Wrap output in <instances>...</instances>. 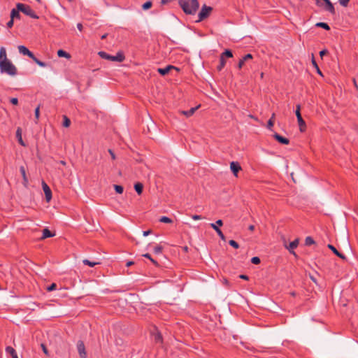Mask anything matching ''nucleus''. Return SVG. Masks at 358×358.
<instances>
[{
  "label": "nucleus",
  "mask_w": 358,
  "mask_h": 358,
  "mask_svg": "<svg viewBox=\"0 0 358 358\" xmlns=\"http://www.w3.org/2000/svg\"><path fill=\"white\" fill-rule=\"evenodd\" d=\"M77 350L80 358H87V352L83 341H78L77 343Z\"/></svg>",
  "instance_id": "nucleus-9"
},
{
  "label": "nucleus",
  "mask_w": 358,
  "mask_h": 358,
  "mask_svg": "<svg viewBox=\"0 0 358 358\" xmlns=\"http://www.w3.org/2000/svg\"><path fill=\"white\" fill-rule=\"evenodd\" d=\"M14 24V20L10 18V20L7 22V27L11 28L13 26Z\"/></svg>",
  "instance_id": "nucleus-51"
},
{
  "label": "nucleus",
  "mask_w": 358,
  "mask_h": 358,
  "mask_svg": "<svg viewBox=\"0 0 358 358\" xmlns=\"http://www.w3.org/2000/svg\"><path fill=\"white\" fill-rule=\"evenodd\" d=\"M70 124H71L70 119L67 116L64 115L63 116V122H62L63 127H69L70 126Z\"/></svg>",
  "instance_id": "nucleus-33"
},
{
  "label": "nucleus",
  "mask_w": 358,
  "mask_h": 358,
  "mask_svg": "<svg viewBox=\"0 0 358 358\" xmlns=\"http://www.w3.org/2000/svg\"><path fill=\"white\" fill-rule=\"evenodd\" d=\"M328 53L329 52L327 49H323L320 52V56L321 58H322L324 55H327Z\"/></svg>",
  "instance_id": "nucleus-47"
},
{
  "label": "nucleus",
  "mask_w": 358,
  "mask_h": 358,
  "mask_svg": "<svg viewBox=\"0 0 358 358\" xmlns=\"http://www.w3.org/2000/svg\"><path fill=\"white\" fill-rule=\"evenodd\" d=\"M10 102L15 106L18 105V99L17 98L13 97L10 99Z\"/></svg>",
  "instance_id": "nucleus-46"
},
{
  "label": "nucleus",
  "mask_w": 358,
  "mask_h": 358,
  "mask_svg": "<svg viewBox=\"0 0 358 358\" xmlns=\"http://www.w3.org/2000/svg\"><path fill=\"white\" fill-rule=\"evenodd\" d=\"M299 238H296L295 240L292 241L289 244L288 246L286 245L285 247L291 254L294 255V256H296L294 250L297 248V246L299 245Z\"/></svg>",
  "instance_id": "nucleus-13"
},
{
  "label": "nucleus",
  "mask_w": 358,
  "mask_h": 358,
  "mask_svg": "<svg viewBox=\"0 0 358 358\" xmlns=\"http://www.w3.org/2000/svg\"><path fill=\"white\" fill-rule=\"evenodd\" d=\"M155 341L156 343H162V342L163 338H162V334L160 332L157 331L155 334Z\"/></svg>",
  "instance_id": "nucleus-35"
},
{
  "label": "nucleus",
  "mask_w": 358,
  "mask_h": 358,
  "mask_svg": "<svg viewBox=\"0 0 358 358\" xmlns=\"http://www.w3.org/2000/svg\"><path fill=\"white\" fill-rule=\"evenodd\" d=\"M41 348H42L43 352H44V354L46 355L47 356H48L49 355V352H48V348L45 346V345L42 343L41 345Z\"/></svg>",
  "instance_id": "nucleus-45"
},
{
  "label": "nucleus",
  "mask_w": 358,
  "mask_h": 358,
  "mask_svg": "<svg viewBox=\"0 0 358 358\" xmlns=\"http://www.w3.org/2000/svg\"><path fill=\"white\" fill-rule=\"evenodd\" d=\"M173 0H161V3L162 5H165V4H167L168 3H170L171 1H173Z\"/></svg>",
  "instance_id": "nucleus-57"
},
{
  "label": "nucleus",
  "mask_w": 358,
  "mask_h": 358,
  "mask_svg": "<svg viewBox=\"0 0 358 358\" xmlns=\"http://www.w3.org/2000/svg\"><path fill=\"white\" fill-rule=\"evenodd\" d=\"M339 1V3H341V6H347L350 0H338Z\"/></svg>",
  "instance_id": "nucleus-48"
},
{
  "label": "nucleus",
  "mask_w": 358,
  "mask_h": 358,
  "mask_svg": "<svg viewBox=\"0 0 358 358\" xmlns=\"http://www.w3.org/2000/svg\"><path fill=\"white\" fill-rule=\"evenodd\" d=\"M223 225V221L222 220H217L215 223H210V226L211 228H213L217 234V235L220 236V238L222 241H226L225 236L221 231V229L219 228V227H222Z\"/></svg>",
  "instance_id": "nucleus-8"
},
{
  "label": "nucleus",
  "mask_w": 358,
  "mask_h": 358,
  "mask_svg": "<svg viewBox=\"0 0 358 358\" xmlns=\"http://www.w3.org/2000/svg\"><path fill=\"white\" fill-rule=\"evenodd\" d=\"M20 173H21V175L22 176V178H23L22 184H23V185L25 187H28L29 180H28V178H27V174H26V170H25L24 166H21L20 167Z\"/></svg>",
  "instance_id": "nucleus-17"
},
{
  "label": "nucleus",
  "mask_w": 358,
  "mask_h": 358,
  "mask_svg": "<svg viewBox=\"0 0 358 358\" xmlns=\"http://www.w3.org/2000/svg\"><path fill=\"white\" fill-rule=\"evenodd\" d=\"M29 58H31L38 65L39 64L41 60H39L38 58H36L34 53H33V55L30 56Z\"/></svg>",
  "instance_id": "nucleus-49"
},
{
  "label": "nucleus",
  "mask_w": 358,
  "mask_h": 358,
  "mask_svg": "<svg viewBox=\"0 0 358 358\" xmlns=\"http://www.w3.org/2000/svg\"><path fill=\"white\" fill-rule=\"evenodd\" d=\"M230 169L234 175L237 177L238 173L241 170V166L238 162H231L230 163Z\"/></svg>",
  "instance_id": "nucleus-14"
},
{
  "label": "nucleus",
  "mask_w": 358,
  "mask_h": 358,
  "mask_svg": "<svg viewBox=\"0 0 358 358\" xmlns=\"http://www.w3.org/2000/svg\"><path fill=\"white\" fill-rule=\"evenodd\" d=\"M275 113H273L271 117V118L267 122V128L268 129H270V130H272V128L273 127L274 121H275Z\"/></svg>",
  "instance_id": "nucleus-27"
},
{
  "label": "nucleus",
  "mask_w": 358,
  "mask_h": 358,
  "mask_svg": "<svg viewBox=\"0 0 358 358\" xmlns=\"http://www.w3.org/2000/svg\"><path fill=\"white\" fill-rule=\"evenodd\" d=\"M226 64V59L223 57H220V64L217 66L218 71H220Z\"/></svg>",
  "instance_id": "nucleus-28"
},
{
  "label": "nucleus",
  "mask_w": 358,
  "mask_h": 358,
  "mask_svg": "<svg viewBox=\"0 0 358 358\" xmlns=\"http://www.w3.org/2000/svg\"><path fill=\"white\" fill-rule=\"evenodd\" d=\"M55 236V233L52 232L48 228H45L43 229V234L41 239H45L47 238H51Z\"/></svg>",
  "instance_id": "nucleus-19"
},
{
  "label": "nucleus",
  "mask_w": 358,
  "mask_h": 358,
  "mask_svg": "<svg viewBox=\"0 0 358 358\" xmlns=\"http://www.w3.org/2000/svg\"><path fill=\"white\" fill-rule=\"evenodd\" d=\"M57 55L59 57H65L66 59L71 58V55L62 49L57 51Z\"/></svg>",
  "instance_id": "nucleus-25"
},
{
  "label": "nucleus",
  "mask_w": 358,
  "mask_h": 358,
  "mask_svg": "<svg viewBox=\"0 0 358 358\" xmlns=\"http://www.w3.org/2000/svg\"><path fill=\"white\" fill-rule=\"evenodd\" d=\"M172 69H174L177 71H180V69L176 67V66H174L173 65H168L166 66L165 68H159L157 69V72L161 75V76H166L167 75L171 70Z\"/></svg>",
  "instance_id": "nucleus-10"
},
{
  "label": "nucleus",
  "mask_w": 358,
  "mask_h": 358,
  "mask_svg": "<svg viewBox=\"0 0 358 358\" xmlns=\"http://www.w3.org/2000/svg\"><path fill=\"white\" fill-rule=\"evenodd\" d=\"M315 27L322 28L327 31L330 30L329 25L326 22H317L316 23Z\"/></svg>",
  "instance_id": "nucleus-29"
},
{
  "label": "nucleus",
  "mask_w": 358,
  "mask_h": 358,
  "mask_svg": "<svg viewBox=\"0 0 358 358\" xmlns=\"http://www.w3.org/2000/svg\"><path fill=\"white\" fill-rule=\"evenodd\" d=\"M17 7H19V10H20V12H22L24 15L29 16L33 19L39 18V17L36 14V13L31 9L30 6L22 3H17Z\"/></svg>",
  "instance_id": "nucleus-4"
},
{
  "label": "nucleus",
  "mask_w": 358,
  "mask_h": 358,
  "mask_svg": "<svg viewBox=\"0 0 358 358\" xmlns=\"http://www.w3.org/2000/svg\"><path fill=\"white\" fill-rule=\"evenodd\" d=\"M42 187L45 193V199L49 202L52 199V191L45 182L42 181Z\"/></svg>",
  "instance_id": "nucleus-12"
},
{
  "label": "nucleus",
  "mask_w": 358,
  "mask_h": 358,
  "mask_svg": "<svg viewBox=\"0 0 358 358\" xmlns=\"http://www.w3.org/2000/svg\"><path fill=\"white\" fill-rule=\"evenodd\" d=\"M311 63H312V64H313V67L315 69V70H316L317 73L320 76H322V77H323L324 76H323V74H322V71H320V68H319V66H318V65H317V62H316V61H315V57H314V55H313V54H312Z\"/></svg>",
  "instance_id": "nucleus-23"
},
{
  "label": "nucleus",
  "mask_w": 358,
  "mask_h": 358,
  "mask_svg": "<svg viewBox=\"0 0 358 358\" xmlns=\"http://www.w3.org/2000/svg\"><path fill=\"white\" fill-rule=\"evenodd\" d=\"M159 222H163V223L171 224L173 222V220L166 216H162L160 217Z\"/></svg>",
  "instance_id": "nucleus-36"
},
{
  "label": "nucleus",
  "mask_w": 358,
  "mask_h": 358,
  "mask_svg": "<svg viewBox=\"0 0 358 358\" xmlns=\"http://www.w3.org/2000/svg\"><path fill=\"white\" fill-rule=\"evenodd\" d=\"M6 352L7 354H9L12 357V358H18L15 350L11 346H7L6 348Z\"/></svg>",
  "instance_id": "nucleus-21"
},
{
  "label": "nucleus",
  "mask_w": 358,
  "mask_h": 358,
  "mask_svg": "<svg viewBox=\"0 0 358 358\" xmlns=\"http://www.w3.org/2000/svg\"><path fill=\"white\" fill-rule=\"evenodd\" d=\"M134 189L138 195H141L143 191V185L140 182H136L134 184Z\"/></svg>",
  "instance_id": "nucleus-24"
},
{
  "label": "nucleus",
  "mask_w": 358,
  "mask_h": 358,
  "mask_svg": "<svg viewBox=\"0 0 358 358\" xmlns=\"http://www.w3.org/2000/svg\"><path fill=\"white\" fill-rule=\"evenodd\" d=\"M163 250V247L161 245H157L154 248V252L155 254H160Z\"/></svg>",
  "instance_id": "nucleus-41"
},
{
  "label": "nucleus",
  "mask_w": 358,
  "mask_h": 358,
  "mask_svg": "<svg viewBox=\"0 0 358 358\" xmlns=\"http://www.w3.org/2000/svg\"><path fill=\"white\" fill-rule=\"evenodd\" d=\"M353 82H354V84H355V86L356 89L358 90V86H357V84L356 83L355 79H353Z\"/></svg>",
  "instance_id": "nucleus-63"
},
{
  "label": "nucleus",
  "mask_w": 358,
  "mask_h": 358,
  "mask_svg": "<svg viewBox=\"0 0 358 358\" xmlns=\"http://www.w3.org/2000/svg\"><path fill=\"white\" fill-rule=\"evenodd\" d=\"M143 257L150 259V261L155 266H159V264L158 262L155 260L152 257L151 255L149 254V253H145L144 255H143Z\"/></svg>",
  "instance_id": "nucleus-32"
},
{
  "label": "nucleus",
  "mask_w": 358,
  "mask_h": 358,
  "mask_svg": "<svg viewBox=\"0 0 358 358\" xmlns=\"http://www.w3.org/2000/svg\"><path fill=\"white\" fill-rule=\"evenodd\" d=\"M8 59L6 55V50L4 47L0 48V62Z\"/></svg>",
  "instance_id": "nucleus-26"
},
{
  "label": "nucleus",
  "mask_w": 358,
  "mask_h": 358,
  "mask_svg": "<svg viewBox=\"0 0 358 358\" xmlns=\"http://www.w3.org/2000/svg\"><path fill=\"white\" fill-rule=\"evenodd\" d=\"M16 138H17L18 143L21 145H22V146H25L26 145L24 142L22 140V129L20 127H18L17 129V131H16Z\"/></svg>",
  "instance_id": "nucleus-22"
},
{
  "label": "nucleus",
  "mask_w": 358,
  "mask_h": 358,
  "mask_svg": "<svg viewBox=\"0 0 358 358\" xmlns=\"http://www.w3.org/2000/svg\"><path fill=\"white\" fill-rule=\"evenodd\" d=\"M239 278L241 279L245 280H249V277L247 275H245V274H241L239 275Z\"/></svg>",
  "instance_id": "nucleus-53"
},
{
  "label": "nucleus",
  "mask_w": 358,
  "mask_h": 358,
  "mask_svg": "<svg viewBox=\"0 0 358 358\" xmlns=\"http://www.w3.org/2000/svg\"><path fill=\"white\" fill-rule=\"evenodd\" d=\"M273 138L277 141L280 144L288 145L289 143V138L280 135L278 133L275 132L273 134Z\"/></svg>",
  "instance_id": "nucleus-11"
},
{
  "label": "nucleus",
  "mask_w": 358,
  "mask_h": 358,
  "mask_svg": "<svg viewBox=\"0 0 358 358\" xmlns=\"http://www.w3.org/2000/svg\"><path fill=\"white\" fill-rule=\"evenodd\" d=\"M192 217L194 220H198L202 219V217L201 215H194L192 216Z\"/></svg>",
  "instance_id": "nucleus-54"
},
{
  "label": "nucleus",
  "mask_w": 358,
  "mask_h": 358,
  "mask_svg": "<svg viewBox=\"0 0 358 358\" xmlns=\"http://www.w3.org/2000/svg\"><path fill=\"white\" fill-rule=\"evenodd\" d=\"M114 189L117 194H122L124 191V187L122 185H114Z\"/></svg>",
  "instance_id": "nucleus-37"
},
{
  "label": "nucleus",
  "mask_w": 358,
  "mask_h": 358,
  "mask_svg": "<svg viewBox=\"0 0 358 358\" xmlns=\"http://www.w3.org/2000/svg\"><path fill=\"white\" fill-rule=\"evenodd\" d=\"M251 262L254 264H259L261 262V260L258 257H253L251 259Z\"/></svg>",
  "instance_id": "nucleus-42"
},
{
  "label": "nucleus",
  "mask_w": 358,
  "mask_h": 358,
  "mask_svg": "<svg viewBox=\"0 0 358 358\" xmlns=\"http://www.w3.org/2000/svg\"><path fill=\"white\" fill-rule=\"evenodd\" d=\"M0 71L12 76L17 73V68L9 59L0 62Z\"/></svg>",
  "instance_id": "nucleus-2"
},
{
  "label": "nucleus",
  "mask_w": 358,
  "mask_h": 358,
  "mask_svg": "<svg viewBox=\"0 0 358 358\" xmlns=\"http://www.w3.org/2000/svg\"><path fill=\"white\" fill-rule=\"evenodd\" d=\"M229 244L235 249L239 248V244L234 240H230Z\"/></svg>",
  "instance_id": "nucleus-40"
},
{
  "label": "nucleus",
  "mask_w": 358,
  "mask_h": 358,
  "mask_svg": "<svg viewBox=\"0 0 358 358\" xmlns=\"http://www.w3.org/2000/svg\"><path fill=\"white\" fill-rule=\"evenodd\" d=\"M20 10H19V7H17L15 8H13L10 11V18L13 20L15 19H20L21 15L20 14Z\"/></svg>",
  "instance_id": "nucleus-20"
},
{
  "label": "nucleus",
  "mask_w": 358,
  "mask_h": 358,
  "mask_svg": "<svg viewBox=\"0 0 358 358\" xmlns=\"http://www.w3.org/2000/svg\"><path fill=\"white\" fill-rule=\"evenodd\" d=\"M99 264H101V259L99 258L95 259L94 261H91V267H93L95 265H99Z\"/></svg>",
  "instance_id": "nucleus-44"
},
{
  "label": "nucleus",
  "mask_w": 358,
  "mask_h": 358,
  "mask_svg": "<svg viewBox=\"0 0 358 358\" xmlns=\"http://www.w3.org/2000/svg\"><path fill=\"white\" fill-rule=\"evenodd\" d=\"M34 115L36 120H38L40 115V106H37L34 111Z\"/></svg>",
  "instance_id": "nucleus-43"
},
{
  "label": "nucleus",
  "mask_w": 358,
  "mask_h": 358,
  "mask_svg": "<svg viewBox=\"0 0 358 358\" xmlns=\"http://www.w3.org/2000/svg\"><path fill=\"white\" fill-rule=\"evenodd\" d=\"M178 4L186 15H195L199 8L198 0H178Z\"/></svg>",
  "instance_id": "nucleus-1"
},
{
  "label": "nucleus",
  "mask_w": 358,
  "mask_h": 358,
  "mask_svg": "<svg viewBox=\"0 0 358 358\" xmlns=\"http://www.w3.org/2000/svg\"><path fill=\"white\" fill-rule=\"evenodd\" d=\"M83 262L85 264V265H87V266H90V259H85L83 261Z\"/></svg>",
  "instance_id": "nucleus-60"
},
{
  "label": "nucleus",
  "mask_w": 358,
  "mask_h": 358,
  "mask_svg": "<svg viewBox=\"0 0 358 358\" xmlns=\"http://www.w3.org/2000/svg\"><path fill=\"white\" fill-rule=\"evenodd\" d=\"M327 248L331 250L333 253L336 255L337 257H338L339 258L343 259V260H346L347 258L345 257V255H344L343 253L340 252L333 245L331 244H328L327 245Z\"/></svg>",
  "instance_id": "nucleus-15"
},
{
  "label": "nucleus",
  "mask_w": 358,
  "mask_h": 358,
  "mask_svg": "<svg viewBox=\"0 0 358 358\" xmlns=\"http://www.w3.org/2000/svg\"><path fill=\"white\" fill-rule=\"evenodd\" d=\"M152 6V3L150 1H148L145 3H144L142 6V8L143 10H148L150 9Z\"/></svg>",
  "instance_id": "nucleus-38"
},
{
  "label": "nucleus",
  "mask_w": 358,
  "mask_h": 358,
  "mask_svg": "<svg viewBox=\"0 0 358 358\" xmlns=\"http://www.w3.org/2000/svg\"><path fill=\"white\" fill-rule=\"evenodd\" d=\"M134 262H133V261H129V262H127L126 266H127V267H129V266H131V265H134Z\"/></svg>",
  "instance_id": "nucleus-59"
},
{
  "label": "nucleus",
  "mask_w": 358,
  "mask_h": 358,
  "mask_svg": "<svg viewBox=\"0 0 358 358\" xmlns=\"http://www.w3.org/2000/svg\"><path fill=\"white\" fill-rule=\"evenodd\" d=\"M220 57H223L224 59L225 57L231 58L233 57V53L231 50L227 49L220 55Z\"/></svg>",
  "instance_id": "nucleus-30"
},
{
  "label": "nucleus",
  "mask_w": 358,
  "mask_h": 358,
  "mask_svg": "<svg viewBox=\"0 0 358 358\" xmlns=\"http://www.w3.org/2000/svg\"><path fill=\"white\" fill-rule=\"evenodd\" d=\"M98 55L103 59L122 62L124 60L125 56L122 52H118L115 56H112L103 51H99Z\"/></svg>",
  "instance_id": "nucleus-3"
},
{
  "label": "nucleus",
  "mask_w": 358,
  "mask_h": 358,
  "mask_svg": "<svg viewBox=\"0 0 358 358\" xmlns=\"http://www.w3.org/2000/svg\"><path fill=\"white\" fill-rule=\"evenodd\" d=\"M77 28L78 29L79 31H82L83 29V26L81 23H78L77 24Z\"/></svg>",
  "instance_id": "nucleus-58"
},
{
  "label": "nucleus",
  "mask_w": 358,
  "mask_h": 358,
  "mask_svg": "<svg viewBox=\"0 0 358 358\" xmlns=\"http://www.w3.org/2000/svg\"><path fill=\"white\" fill-rule=\"evenodd\" d=\"M315 242L311 236H307L305 239V245L307 246L315 244Z\"/></svg>",
  "instance_id": "nucleus-34"
},
{
  "label": "nucleus",
  "mask_w": 358,
  "mask_h": 358,
  "mask_svg": "<svg viewBox=\"0 0 358 358\" xmlns=\"http://www.w3.org/2000/svg\"><path fill=\"white\" fill-rule=\"evenodd\" d=\"M182 249H183V250H184L185 252H187V251H188V247H187V246H185V247H183V248H182Z\"/></svg>",
  "instance_id": "nucleus-64"
},
{
  "label": "nucleus",
  "mask_w": 358,
  "mask_h": 358,
  "mask_svg": "<svg viewBox=\"0 0 358 358\" xmlns=\"http://www.w3.org/2000/svg\"><path fill=\"white\" fill-rule=\"evenodd\" d=\"M248 229H249L250 231H254V230H255V226H254V225H250V226L248 227Z\"/></svg>",
  "instance_id": "nucleus-61"
},
{
  "label": "nucleus",
  "mask_w": 358,
  "mask_h": 358,
  "mask_svg": "<svg viewBox=\"0 0 358 358\" xmlns=\"http://www.w3.org/2000/svg\"><path fill=\"white\" fill-rule=\"evenodd\" d=\"M212 10H213L212 7L208 6L206 4H204L201 7V9L199 13V15H198L199 19L196 22H201V21L204 20L205 19L208 18L209 17V15H210Z\"/></svg>",
  "instance_id": "nucleus-6"
},
{
  "label": "nucleus",
  "mask_w": 358,
  "mask_h": 358,
  "mask_svg": "<svg viewBox=\"0 0 358 358\" xmlns=\"http://www.w3.org/2000/svg\"><path fill=\"white\" fill-rule=\"evenodd\" d=\"M197 108H198V106L192 108L189 110H187V111H182V113L184 115H185L187 117H190L194 113V112L197 110Z\"/></svg>",
  "instance_id": "nucleus-31"
},
{
  "label": "nucleus",
  "mask_w": 358,
  "mask_h": 358,
  "mask_svg": "<svg viewBox=\"0 0 358 358\" xmlns=\"http://www.w3.org/2000/svg\"><path fill=\"white\" fill-rule=\"evenodd\" d=\"M29 58H31L38 65L39 64L41 60H39L38 58H36L34 53H33V55L30 56Z\"/></svg>",
  "instance_id": "nucleus-50"
},
{
  "label": "nucleus",
  "mask_w": 358,
  "mask_h": 358,
  "mask_svg": "<svg viewBox=\"0 0 358 358\" xmlns=\"http://www.w3.org/2000/svg\"><path fill=\"white\" fill-rule=\"evenodd\" d=\"M152 231L151 229H149V230H147V231H144L143 232V235L144 236H148L149 234H152Z\"/></svg>",
  "instance_id": "nucleus-52"
},
{
  "label": "nucleus",
  "mask_w": 358,
  "mask_h": 358,
  "mask_svg": "<svg viewBox=\"0 0 358 358\" xmlns=\"http://www.w3.org/2000/svg\"><path fill=\"white\" fill-rule=\"evenodd\" d=\"M295 114L299 126V130L301 132H304L306 129V124L301 116V106L299 104L296 106Z\"/></svg>",
  "instance_id": "nucleus-7"
},
{
  "label": "nucleus",
  "mask_w": 358,
  "mask_h": 358,
  "mask_svg": "<svg viewBox=\"0 0 358 358\" xmlns=\"http://www.w3.org/2000/svg\"><path fill=\"white\" fill-rule=\"evenodd\" d=\"M57 284L53 282L52 284H50V285H48L46 288L47 291L48 292H52V291H54L57 289Z\"/></svg>",
  "instance_id": "nucleus-39"
},
{
  "label": "nucleus",
  "mask_w": 358,
  "mask_h": 358,
  "mask_svg": "<svg viewBox=\"0 0 358 358\" xmlns=\"http://www.w3.org/2000/svg\"><path fill=\"white\" fill-rule=\"evenodd\" d=\"M108 152L110 153V156H111V158H112L113 160H114V159H115V155L114 152H113L112 150L109 149V150H108Z\"/></svg>",
  "instance_id": "nucleus-55"
},
{
  "label": "nucleus",
  "mask_w": 358,
  "mask_h": 358,
  "mask_svg": "<svg viewBox=\"0 0 358 358\" xmlns=\"http://www.w3.org/2000/svg\"><path fill=\"white\" fill-rule=\"evenodd\" d=\"M253 58V56L252 54L250 53H248L247 55H245L244 57H243L240 60H239V62L238 64V68L239 69H241L243 66L244 65L245 62L250 60V59H252Z\"/></svg>",
  "instance_id": "nucleus-18"
},
{
  "label": "nucleus",
  "mask_w": 358,
  "mask_h": 358,
  "mask_svg": "<svg viewBox=\"0 0 358 358\" xmlns=\"http://www.w3.org/2000/svg\"><path fill=\"white\" fill-rule=\"evenodd\" d=\"M38 66L41 67H46L48 66V64L44 62L40 61Z\"/></svg>",
  "instance_id": "nucleus-56"
},
{
  "label": "nucleus",
  "mask_w": 358,
  "mask_h": 358,
  "mask_svg": "<svg viewBox=\"0 0 358 358\" xmlns=\"http://www.w3.org/2000/svg\"><path fill=\"white\" fill-rule=\"evenodd\" d=\"M310 279H311V280H312L315 283H316V284H317L316 278H315L314 276H313V275H310Z\"/></svg>",
  "instance_id": "nucleus-62"
},
{
  "label": "nucleus",
  "mask_w": 358,
  "mask_h": 358,
  "mask_svg": "<svg viewBox=\"0 0 358 358\" xmlns=\"http://www.w3.org/2000/svg\"><path fill=\"white\" fill-rule=\"evenodd\" d=\"M316 4L320 7H323L327 11H329L331 14L334 15L336 10L334 5L329 0H315Z\"/></svg>",
  "instance_id": "nucleus-5"
},
{
  "label": "nucleus",
  "mask_w": 358,
  "mask_h": 358,
  "mask_svg": "<svg viewBox=\"0 0 358 358\" xmlns=\"http://www.w3.org/2000/svg\"><path fill=\"white\" fill-rule=\"evenodd\" d=\"M17 49H18V51L20 54L23 55H25V56H27L29 57H30V56H32L33 55V52H31L26 46L24 45H19L17 47Z\"/></svg>",
  "instance_id": "nucleus-16"
}]
</instances>
